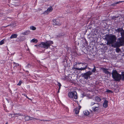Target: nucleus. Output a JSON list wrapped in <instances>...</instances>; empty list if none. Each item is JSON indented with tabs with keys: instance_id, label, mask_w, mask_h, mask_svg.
<instances>
[{
	"instance_id": "obj_1",
	"label": "nucleus",
	"mask_w": 124,
	"mask_h": 124,
	"mask_svg": "<svg viewBox=\"0 0 124 124\" xmlns=\"http://www.w3.org/2000/svg\"><path fill=\"white\" fill-rule=\"evenodd\" d=\"M105 38L107 41V45L109 46L114 45L113 44H115L116 40V36L111 34L107 35Z\"/></svg>"
},
{
	"instance_id": "obj_2",
	"label": "nucleus",
	"mask_w": 124,
	"mask_h": 124,
	"mask_svg": "<svg viewBox=\"0 0 124 124\" xmlns=\"http://www.w3.org/2000/svg\"><path fill=\"white\" fill-rule=\"evenodd\" d=\"M118 38L117 41L116 42L114 45H112L111 46L116 47H119L124 45V37Z\"/></svg>"
},
{
	"instance_id": "obj_3",
	"label": "nucleus",
	"mask_w": 124,
	"mask_h": 124,
	"mask_svg": "<svg viewBox=\"0 0 124 124\" xmlns=\"http://www.w3.org/2000/svg\"><path fill=\"white\" fill-rule=\"evenodd\" d=\"M53 44L51 41H47L45 42H41L39 46L41 47H43L46 49H48L51 45Z\"/></svg>"
},
{
	"instance_id": "obj_4",
	"label": "nucleus",
	"mask_w": 124,
	"mask_h": 124,
	"mask_svg": "<svg viewBox=\"0 0 124 124\" xmlns=\"http://www.w3.org/2000/svg\"><path fill=\"white\" fill-rule=\"evenodd\" d=\"M112 74V78L116 81H119L121 79V75L119 74L116 70H113Z\"/></svg>"
},
{
	"instance_id": "obj_5",
	"label": "nucleus",
	"mask_w": 124,
	"mask_h": 124,
	"mask_svg": "<svg viewBox=\"0 0 124 124\" xmlns=\"http://www.w3.org/2000/svg\"><path fill=\"white\" fill-rule=\"evenodd\" d=\"M92 73L90 71H89L85 73H82L81 75L82 77H83L85 79L87 80L88 79V78L90 77V76L92 74Z\"/></svg>"
},
{
	"instance_id": "obj_6",
	"label": "nucleus",
	"mask_w": 124,
	"mask_h": 124,
	"mask_svg": "<svg viewBox=\"0 0 124 124\" xmlns=\"http://www.w3.org/2000/svg\"><path fill=\"white\" fill-rule=\"evenodd\" d=\"M68 96L70 98H72L74 97V98L76 99H77L78 98L77 93L76 92H69Z\"/></svg>"
},
{
	"instance_id": "obj_7",
	"label": "nucleus",
	"mask_w": 124,
	"mask_h": 124,
	"mask_svg": "<svg viewBox=\"0 0 124 124\" xmlns=\"http://www.w3.org/2000/svg\"><path fill=\"white\" fill-rule=\"evenodd\" d=\"M116 32H121V35L122 37H124V31L123 29L121 28H119L116 30Z\"/></svg>"
},
{
	"instance_id": "obj_8",
	"label": "nucleus",
	"mask_w": 124,
	"mask_h": 124,
	"mask_svg": "<svg viewBox=\"0 0 124 124\" xmlns=\"http://www.w3.org/2000/svg\"><path fill=\"white\" fill-rule=\"evenodd\" d=\"M101 69L102 70L103 72L106 74H109V75H111V73L108 71V69L105 68H101Z\"/></svg>"
},
{
	"instance_id": "obj_9",
	"label": "nucleus",
	"mask_w": 124,
	"mask_h": 124,
	"mask_svg": "<svg viewBox=\"0 0 124 124\" xmlns=\"http://www.w3.org/2000/svg\"><path fill=\"white\" fill-rule=\"evenodd\" d=\"M53 10V8L51 7H49L47 9V10L45 11L43 14H48L49 12H51Z\"/></svg>"
},
{
	"instance_id": "obj_10",
	"label": "nucleus",
	"mask_w": 124,
	"mask_h": 124,
	"mask_svg": "<svg viewBox=\"0 0 124 124\" xmlns=\"http://www.w3.org/2000/svg\"><path fill=\"white\" fill-rule=\"evenodd\" d=\"M81 108V107L80 106H79L78 107H76L74 109V111L75 112L76 114H78L79 110Z\"/></svg>"
},
{
	"instance_id": "obj_11",
	"label": "nucleus",
	"mask_w": 124,
	"mask_h": 124,
	"mask_svg": "<svg viewBox=\"0 0 124 124\" xmlns=\"http://www.w3.org/2000/svg\"><path fill=\"white\" fill-rule=\"evenodd\" d=\"M82 66L83 67H81V68H82V69H85L83 70H85L87 68V64L85 63H82Z\"/></svg>"
},
{
	"instance_id": "obj_12",
	"label": "nucleus",
	"mask_w": 124,
	"mask_h": 124,
	"mask_svg": "<svg viewBox=\"0 0 124 124\" xmlns=\"http://www.w3.org/2000/svg\"><path fill=\"white\" fill-rule=\"evenodd\" d=\"M59 20L58 19L54 20H53V22L54 23V25H60L61 24L59 23Z\"/></svg>"
},
{
	"instance_id": "obj_13",
	"label": "nucleus",
	"mask_w": 124,
	"mask_h": 124,
	"mask_svg": "<svg viewBox=\"0 0 124 124\" xmlns=\"http://www.w3.org/2000/svg\"><path fill=\"white\" fill-rule=\"evenodd\" d=\"M23 116H24L21 114L18 113V115L17 116H16V117H19V116H21V118H18L19 119L22 120L23 119Z\"/></svg>"
},
{
	"instance_id": "obj_14",
	"label": "nucleus",
	"mask_w": 124,
	"mask_h": 124,
	"mask_svg": "<svg viewBox=\"0 0 124 124\" xmlns=\"http://www.w3.org/2000/svg\"><path fill=\"white\" fill-rule=\"evenodd\" d=\"M108 103V101L106 100L105 101L103 104V107L105 108H106L107 107Z\"/></svg>"
},
{
	"instance_id": "obj_15",
	"label": "nucleus",
	"mask_w": 124,
	"mask_h": 124,
	"mask_svg": "<svg viewBox=\"0 0 124 124\" xmlns=\"http://www.w3.org/2000/svg\"><path fill=\"white\" fill-rule=\"evenodd\" d=\"M17 35L16 34H14L12 35L10 37V39L16 38L17 37Z\"/></svg>"
},
{
	"instance_id": "obj_16",
	"label": "nucleus",
	"mask_w": 124,
	"mask_h": 124,
	"mask_svg": "<svg viewBox=\"0 0 124 124\" xmlns=\"http://www.w3.org/2000/svg\"><path fill=\"white\" fill-rule=\"evenodd\" d=\"M84 113L85 115L86 116H88L89 115L90 113L87 110H85L84 112Z\"/></svg>"
},
{
	"instance_id": "obj_17",
	"label": "nucleus",
	"mask_w": 124,
	"mask_h": 124,
	"mask_svg": "<svg viewBox=\"0 0 124 124\" xmlns=\"http://www.w3.org/2000/svg\"><path fill=\"white\" fill-rule=\"evenodd\" d=\"M117 19H119V17L118 16H113L112 17V20H114L115 21Z\"/></svg>"
},
{
	"instance_id": "obj_18",
	"label": "nucleus",
	"mask_w": 124,
	"mask_h": 124,
	"mask_svg": "<svg viewBox=\"0 0 124 124\" xmlns=\"http://www.w3.org/2000/svg\"><path fill=\"white\" fill-rule=\"evenodd\" d=\"M95 100L98 102L100 101L101 100V99L99 97L97 96L95 98Z\"/></svg>"
},
{
	"instance_id": "obj_19",
	"label": "nucleus",
	"mask_w": 124,
	"mask_h": 124,
	"mask_svg": "<svg viewBox=\"0 0 124 124\" xmlns=\"http://www.w3.org/2000/svg\"><path fill=\"white\" fill-rule=\"evenodd\" d=\"M24 118L25 121H28L30 120V117L29 116H27L25 117Z\"/></svg>"
},
{
	"instance_id": "obj_20",
	"label": "nucleus",
	"mask_w": 124,
	"mask_h": 124,
	"mask_svg": "<svg viewBox=\"0 0 124 124\" xmlns=\"http://www.w3.org/2000/svg\"><path fill=\"white\" fill-rule=\"evenodd\" d=\"M100 106V105L98 103H96L94 105V107L99 108Z\"/></svg>"
},
{
	"instance_id": "obj_21",
	"label": "nucleus",
	"mask_w": 124,
	"mask_h": 124,
	"mask_svg": "<svg viewBox=\"0 0 124 124\" xmlns=\"http://www.w3.org/2000/svg\"><path fill=\"white\" fill-rule=\"evenodd\" d=\"M99 108L94 107L92 108L93 110L94 111H97L99 110Z\"/></svg>"
},
{
	"instance_id": "obj_22",
	"label": "nucleus",
	"mask_w": 124,
	"mask_h": 124,
	"mask_svg": "<svg viewBox=\"0 0 124 124\" xmlns=\"http://www.w3.org/2000/svg\"><path fill=\"white\" fill-rule=\"evenodd\" d=\"M31 42L36 43L37 42V40L35 39H33L31 41Z\"/></svg>"
},
{
	"instance_id": "obj_23",
	"label": "nucleus",
	"mask_w": 124,
	"mask_h": 124,
	"mask_svg": "<svg viewBox=\"0 0 124 124\" xmlns=\"http://www.w3.org/2000/svg\"><path fill=\"white\" fill-rule=\"evenodd\" d=\"M84 69H82V68H75V67H73L72 68V70H83Z\"/></svg>"
},
{
	"instance_id": "obj_24",
	"label": "nucleus",
	"mask_w": 124,
	"mask_h": 124,
	"mask_svg": "<svg viewBox=\"0 0 124 124\" xmlns=\"http://www.w3.org/2000/svg\"><path fill=\"white\" fill-rule=\"evenodd\" d=\"M31 29L32 30H35L36 29V28L33 26H31L30 27Z\"/></svg>"
},
{
	"instance_id": "obj_25",
	"label": "nucleus",
	"mask_w": 124,
	"mask_h": 124,
	"mask_svg": "<svg viewBox=\"0 0 124 124\" xmlns=\"http://www.w3.org/2000/svg\"><path fill=\"white\" fill-rule=\"evenodd\" d=\"M30 32L29 31H27L26 32H23V34L25 35H27Z\"/></svg>"
},
{
	"instance_id": "obj_26",
	"label": "nucleus",
	"mask_w": 124,
	"mask_h": 124,
	"mask_svg": "<svg viewBox=\"0 0 124 124\" xmlns=\"http://www.w3.org/2000/svg\"><path fill=\"white\" fill-rule=\"evenodd\" d=\"M30 120H31L36 119V120H39L40 121H43L42 120H40V119H38L36 118H33V117H30ZM43 121H44V120H43Z\"/></svg>"
},
{
	"instance_id": "obj_27",
	"label": "nucleus",
	"mask_w": 124,
	"mask_h": 124,
	"mask_svg": "<svg viewBox=\"0 0 124 124\" xmlns=\"http://www.w3.org/2000/svg\"><path fill=\"white\" fill-rule=\"evenodd\" d=\"M117 48H116V52L117 53H119L120 51H121V50L120 49L118 48V47H117Z\"/></svg>"
},
{
	"instance_id": "obj_28",
	"label": "nucleus",
	"mask_w": 124,
	"mask_h": 124,
	"mask_svg": "<svg viewBox=\"0 0 124 124\" xmlns=\"http://www.w3.org/2000/svg\"><path fill=\"white\" fill-rule=\"evenodd\" d=\"M96 70V69H95V66H94L93 69L92 70V71H91V72H92H92H95V71Z\"/></svg>"
},
{
	"instance_id": "obj_29",
	"label": "nucleus",
	"mask_w": 124,
	"mask_h": 124,
	"mask_svg": "<svg viewBox=\"0 0 124 124\" xmlns=\"http://www.w3.org/2000/svg\"><path fill=\"white\" fill-rule=\"evenodd\" d=\"M96 103H95V102L92 101L90 102V105L92 106L93 105H95V104Z\"/></svg>"
},
{
	"instance_id": "obj_30",
	"label": "nucleus",
	"mask_w": 124,
	"mask_h": 124,
	"mask_svg": "<svg viewBox=\"0 0 124 124\" xmlns=\"http://www.w3.org/2000/svg\"><path fill=\"white\" fill-rule=\"evenodd\" d=\"M122 79L124 80V72H123L122 73Z\"/></svg>"
},
{
	"instance_id": "obj_31",
	"label": "nucleus",
	"mask_w": 124,
	"mask_h": 124,
	"mask_svg": "<svg viewBox=\"0 0 124 124\" xmlns=\"http://www.w3.org/2000/svg\"><path fill=\"white\" fill-rule=\"evenodd\" d=\"M4 43V41L3 40H1L0 42V45L3 44Z\"/></svg>"
},
{
	"instance_id": "obj_32",
	"label": "nucleus",
	"mask_w": 124,
	"mask_h": 124,
	"mask_svg": "<svg viewBox=\"0 0 124 124\" xmlns=\"http://www.w3.org/2000/svg\"><path fill=\"white\" fill-rule=\"evenodd\" d=\"M22 83V82L21 81H20L19 83L17 84V85H20Z\"/></svg>"
},
{
	"instance_id": "obj_33",
	"label": "nucleus",
	"mask_w": 124,
	"mask_h": 124,
	"mask_svg": "<svg viewBox=\"0 0 124 124\" xmlns=\"http://www.w3.org/2000/svg\"><path fill=\"white\" fill-rule=\"evenodd\" d=\"M12 114H8V116L9 117V118H12Z\"/></svg>"
},
{
	"instance_id": "obj_34",
	"label": "nucleus",
	"mask_w": 124,
	"mask_h": 124,
	"mask_svg": "<svg viewBox=\"0 0 124 124\" xmlns=\"http://www.w3.org/2000/svg\"><path fill=\"white\" fill-rule=\"evenodd\" d=\"M58 86L59 87V89H60V88L61 86V84L59 82H58Z\"/></svg>"
},
{
	"instance_id": "obj_35",
	"label": "nucleus",
	"mask_w": 124,
	"mask_h": 124,
	"mask_svg": "<svg viewBox=\"0 0 124 124\" xmlns=\"http://www.w3.org/2000/svg\"><path fill=\"white\" fill-rule=\"evenodd\" d=\"M124 1H118V2H116L115 3V4H118L119 3H121V2H124Z\"/></svg>"
},
{
	"instance_id": "obj_36",
	"label": "nucleus",
	"mask_w": 124,
	"mask_h": 124,
	"mask_svg": "<svg viewBox=\"0 0 124 124\" xmlns=\"http://www.w3.org/2000/svg\"><path fill=\"white\" fill-rule=\"evenodd\" d=\"M106 92L107 93H110V92H112V91H111L109 90H107L106 91Z\"/></svg>"
},
{
	"instance_id": "obj_37",
	"label": "nucleus",
	"mask_w": 124,
	"mask_h": 124,
	"mask_svg": "<svg viewBox=\"0 0 124 124\" xmlns=\"http://www.w3.org/2000/svg\"><path fill=\"white\" fill-rule=\"evenodd\" d=\"M14 64H16V66H19V64H18L16 63L15 62H14Z\"/></svg>"
},
{
	"instance_id": "obj_38",
	"label": "nucleus",
	"mask_w": 124,
	"mask_h": 124,
	"mask_svg": "<svg viewBox=\"0 0 124 124\" xmlns=\"http://www.w3.org/2000/svg\"><path fill=\"white\" fill-rule=\"evenodd\" d=\"M14 113L13 114L15 115H17L18 114V113Z\"/></svg>"
},
{
	"instance_id": "obj_39",
	"label": "nucleus",
	"mask_w": 124,
	"mask_h": 124,
	"mask_svg": "<svg viewBox=\"0 0 124 124\" xmlns=\"http://www.w3.org/2000/svg\"><path fill=\"white\" fill-rule=\"evenodd\" d=\"M82 63H81V62H80V63H79V62H78V63H77V64H79H79H82Z\"/></svg>"
},
{
	"instance_id": "obj_40",
	"label": "nucleus",
	"mask_w": 124,
	"mask_h": 124,
	"mask_svg": "<svg viewBox=\"0 0 124 124\" xmlns=\"http://www.w3.org/2000/svg\"><path fill=\"white\" fill-rule=\"evenodd\" d=\"M59 90H60V89H59L58 90V91L57 92V93H59Z\"/></svg>"
},
{
	"instance_id": "obj_41",
	"label": "nucleus",
	"mask_w": 124,
	"mask_h": 124,
	"mask_svg": "<svg viewBox=\"0 0 124 124\" xmlns=\"http://www.w3.org/2000/svg\"><path fill=\"white\" fill-rule=\"evenodd\" d=\"M28 99H29L28 97L27 96V95H26V96H25Z\"/></svg>"
},
{
	"instance_id": "obj_42",
	"label": "nucleus",
	"mask_w": 124,
	"mask_h": 124,
	"mask_svg": "<svg viewBox=\"0 0 124 124\" xmlns=\"http://www.w3.org/2000/svg\"><path fill=\"white\" fill-rule=\"evenodd\" d=\"M22 94L23 95H24V96H26V94Z\"/></svg>"
},
{
	"instance_id": "obj_43",
	"label": "nucleus",
	"mask_w": 124,
	"mask_h": 124,
	"mask_svg": "<svg viewBox=\"0 0 124 124\" xmlns=\"http://www.w3.org/2000/svg\"><path fill=\"white\" fill-rule=\"evenodd\" d=\"M30 66V65L29 64H28V66Z\"/></svg>"
},
{
	"instance_id": "obj_44",
	"label": "nucleus",
	"mask_w": 124,
	"mask_h": 124,
	"mask_svg": "<svg viewBox=\"0 0 124 124\" xmlns=\"http://www.w3.org/2000/svg\"><path fill=\"white\" fill-rule=\"evenodd\" d=\"M21 116H19V117H18V118H21Z\"/></svg>"
},
{
	"instance_id": "obj_45",
	"label": "nucleus",
	"mask_w": 124,
	"mask_h": 124,
	"mask_svg": "<svg viewBox=\"0 0 124 124\" xmlns=\"http://www.w3.org/2000/svg\"><path fill=\"white\" fill-rule=\"evenodd\" d=\"M5 124H8L7 123H6Z\"/></svg>"
}]
</instances>
